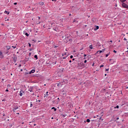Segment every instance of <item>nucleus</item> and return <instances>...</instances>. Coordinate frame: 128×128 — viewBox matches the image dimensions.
<instances>
[{"mask_svg":"<svg viewBox=\"0 0 128 128\" xmlns=\"http://www.w3.org/2000/svg\"><path fill=\"white\" fill-rule=\"evenodd\" d=\"M24 91L23 90H20V96H24Z\"/></svg>","mask_w":128,"mask_h":128,"instance_id":"nucleus-1","label":"nucleus"},{"mask_svg":"<svg viewBox=\"0 0 128 128\" xmlns=\"http://www.w3.org/2000/svg\"><path fill=\"white\" fill-rule=\"evenodd\" d=\"M122 6L123 8H128V4H126L124 3H122Z\"/></svg>","mask_w":128,"mask_h":128,"instance_id":"nucleus-2","label":"nucleus"},{"mask_svg":"<svg viewBox=\"0 0 128 128\" xmlns=\"http://www.w3.org/2000/svg\"><path fill=\"white\" fill-rule=\"evenodd\" d=\"M33 88H34V87H30L28 88V91L30 92H34V90H32Z\"/></svg>","mask_w":128,"mask_h":128,"instance_id":"nucleus-3","label":"nucleus"},{"mask_svg":"<svg viewBox=\"0 0 128 128\" xmlns=\"http://www.w3.org/2000/svg\"><path fill=\"white\" fill-rule=\"evenodd\" d=\"M0 58H3L4 55L2 54V52L0 51Z\"/></svg>","mask_w":128,"mask_h":128,"instance_id":"nucleus-4","label":"nucleus"},{"mask_svg":"<svg viewBox=\"0 0 128 128\" xmlns=\"http://www.w3.org/2000/svg\"><path fill=\"white\" fill-rule=\"evenodd\" d=\"M95 28H94V30H98V28H100V27L98 26H95Z\"/></svg>","mask_w":128,"mask_h":128,"instance_id":"nucleus-5","label":"nucleus"},{"mask_svg":"<svg viewBox=\"0 0 128 128\" xmlns=\"http://www.w3.org/2000/svg\"><path fill=\"white\" fill-rule=\"evenodd\" d=\"M18 60V58H16V56H14V58H13V60H14V62H16V60Z\"/></svg>","mask_w":128,"mask_h":128,"instance_id":"nucleus-6","label":"nucleus"},{"mask_svg":"<svg viewBox=\"0 0 128 128\" xmlns=\"http://www.w3.org/2000/svg\"><path fill=\"white\" fill-rule=\"evenodd\" d=\"M36 72V70H32L30 72L29 74H34V72Z\"/></svg>","mask_w":128,"mask_h":128,"instance_id":"nucleus-7","label":"nucleus"},{"mask_svg":"<svg viewBox=\"0 0 128 128\" xmlns=\"http://www.w3.org/2000/svg\"><path fill=\"white\" fill-rule=\"evenodd\" d=\"M51 110H54V112H56V108H54V107H52L51 108Z\"/></svg>","mask_w":128,"mask_h":128,"instance_id":"nucleus-8","label":"nucleus"},{"mask_svg":"<svg viewBox=\"0 0 128 128\" xmlns=\"http://www.w3.org/2000/svg\"><path fill=\"white\" fill-rule=\"evenodd\" d=\"M102 52H104L102 50H98L96 52V54H102Z\"/></svg>","mask_w":128,"mask_h":128,"instance_id":"nucleus-9","label":"nucleus"},{"mask_svg":"<svg viewBox=\"0 0 128 128\" xmlns=\"http://www.w3.org/2000/svg\"><path fill=\"white\" fill-rule=\"evenodd\" d=\"M54 30H55V32H58V28H54Z\"/></svg>","mask_w":128,"mask_h":128,"instance_id":"nucleus-10","label":"nucleus"},{"mask_svg":"<svg viewBox=\"0 0 128 128\" xmlns=\"http://www.w3.org/2000/svg\"><path fill=\"white\" fill-rule=\"evenodd\" d=\"M4 14H10V12L6 10L4 12Z\"/></svg>","mask_w":128,"mask_h":128,"instance_id":"nucleus-11","label":"nucleus"},{"mask_svg":"<svg viewBox=\"0 0 128 128\" xmlns=\"http://www.w3.org/2000/svg\"><path fill=\"white\" fill-rule=\"evenodd\" d=\"M102 92H106V90L105 89H102L101 90Z\"/></svg>","mask_w":128,"mask_h":128,"instance_id":"nucleus-12","label":"nucleus"},{"mask_svg":"<svg viewBox=\"0 0 128 128\" xmlns=\"http://www.w3.org/2000/svg\"><path fill=\"white\" fill-rule=\"evenodd\" d=\"M18 108H14L13 109V111H14V112H16V110H18Z\"/></svg>","mask_w":128,"mask_h":128,"instance_id":"nucleus-13","label":"nucleus"},{"mask_svg":"<svg viewBox=\"0 0 128 128\" xmlns=\"http://www.w3.org/2000/svg\"><path fill=\"white\" fill-rule=\"evenodd\" d=\"M109 54H110V52H109L108 54H106V58H108V55Z\"/></svg>","mask_w":128,"mask_h":128,"instance_id":"nucleus-14","label":"nucleus"},{"mask_svg":"<svg viewBox=\"0 0 128 128\" xmlns=\"http://www.w3.org/2000/svg\"><path fill=\"white\" fill-rule=\"evenodd\" d=\"M89 48H90V50H92V45H90V46H89Z\"/></svg>","mask_w":128,"mask_h":128,"instance_id":"nucleus-15","label":"nucleus"},{"mask_svg":"<svg viewBox=\"0 0 128 128\" xmlns=\"http://www.w3.org/2000/svg\"><path fill=\"white\" fill-rule=\"evenodd\" d=\"M34 58H36V60H38V55H35L34 56Z\"/></svg>","mask_w":128,"mask_h":128,"instance_id":"nucleus-16","label":"nucleus"},{"mask_svg":"<svg viewBox=\"0 0 128 128\" xmlns=\"http://www.w3.org/2000/svg\"><path fill=\"white\" fill-rule=\"evenodd\" d=\"M61 116H63V118H65L66 115L62 114H61Z\"/></svg>","mask_w":128,"mask_h":128,"instance_id":"nucleus-17","label":"nucleus"},{"mask_svg":"<svg viewBox=\"0 0 128 128\" xmlns=\"http://www.w3.org/2000/svg\"><path fill=\"white\" fill-rule=\"evenodd\" d=\"M126 0H120L122 2H124Z\"/></svg>","mask_w":128,"mask_h":128,"instance_id":"nucleus-18","label":"nucleus"},{"mask_svg":"<svg viewBox=\"0 0 128 128\" xmlns=\"http://www.w3.org/2000/svg\"><path fill=\"white\" fill-rule=\"evenodd\" d=\"M62 38L64 40L66 38V36H64V35L62 36Z\"/></svg>","mask_w":128,"mask_h":128,"instance_id":"nucleus-19","label":"nucleus"},{"mask_svg":"<svg viewBox=\"0 0 128 128\" xmlns=\"http://www.w3.org/2000/svg\"><path fill=\"white\" fill-rule=\"evenodd\" d=\"M86 122H90V119H87Z\"/></svg>","mask_w":128,"mask_h":128,"instance_id":"nucleus-20","label":"nucleus"},{"mask_svg":"<svg viewBox=\"0 0 128 128\" xmlns=\"http://www.w3.org/2000/svg\"><path fill=\"white\" fill-rule=\"evenodd\" d=\"M30 108H32V102H30Z\"/></svg>","mask_w":128,"mask_h":128,"instance_id":"nucleus-21","label":"nucleus"},{"mask_svg":"<svg viewBox=\"0 0 128 128\" xmlns=\"http://www.w3.org/2000/svg\"><path fill=\"white\" fill-rule=\"evenodd\" d=\"M120 106H116V107H114V108H118Z\"/></svg>","mask_w":128,"mask_h":128,"instance_id":"nucleus-22","label":"nucleus"},{"mask_svg":"<svg viewBox=\"0 0 128 128\" xmlns=\"http://www.w3.org/2000/svg\"><path fill=\"white\" fill-rule=\"evenodd\" d=\"M7 48H8V50H10V46H7Z\"/></svg>","mask_w":128,"mask_h":128,"instance_id":"nucleus-23","label":"nucleus"},{"mask_svg":"<svg viewBox=\"0 0 128 128\" xmlns=\"http://www.w3.org/2000/svg\"><path fill=\"white\" fill-rule=\"evenodd\" d=\"M25 35L26 36H29V34H28V32H26L25 34Z\"/></svg>","mask_w":128,"mask_h":128,"instance_id":"nucleus-24","label":"nucleus"},{"mask_svg":"<svg viewBox=\"0 0 128 128\" xmlns=\"http://www.w3.org/2000/svg\"><path fill=\"white\" fill-rule=\"evenodd\" d=\"M28 46L31 47L32 46V44H30V43H28Z\"/></svg>","mask_w":128,"mask_h":128,"instance_id":"nucleus-25","label":"nucleus"},{"mask_svg":"<svg viewBox=\"0 0 128 128\" xmlns=\"http://www.w3.org/2000/svg\"><path fill=\"white\" fill-rule=\"evenodd\" d=\"M7 88H10V84H8Z\"/></svg>","mask_w":128,"mask_h":128,"instance_id":"nucleus-26","label":"nucleus"},{"mask_svg":"<svg viewBox=\"0 0 128 128\" xmlns=\"http://www.w3.org/2000/svg\"><path fill=\"white\" fill-rule=\"evenodd\" d=\"M104 66L102 64V65L100 66V68H104Z\"/></svg>","mask_w":128,"mask_h":128,"instance_id":"nucleus-27","label":"nucleus"},{"mask_svg":"<svg viewBox=\"0 0 128 128\" xmlns=\"http://www.w3.org/2000/svg\"><path fill=\"white\" fill-rule=\"evenodd\" d=\"M46 96H48V92H46Z\"/></svg>","mask_w":128,"mask_h":128,"instance_id":"nucleus-28","label":"nucleus"},{"mask_svg":"<svg viewBox=\"0 0 128 128\" xmlns=\"http://www.w3.org/2000/svg\"><path fill=\"white\" fill-rule=\"evenodd\" d=\"M40 24V22L38 21L37 22V24Z\"/></svg>","mask_w":128,"mask_h":128,"instance_id":"nucleus-29","label":"nucleus"},{"mask_svg":"<svg viewBox=\"0 0 128 128\" xmlns=\"http://www.w3.org/2000/svg\"><path fill=\"white\" fill-rule=\"evenodd\" d=\"M74 58V56H72V55H71V56H70V58Z\"/></svg>","mask_w":128,"mask_h":128,"instance_id":"nucleus-30","label":"nucleus"},{"mask_svg":"<svg viewBox=\"0 0 128 128\" xmlns=\"http://www.w3.org/2000/svg\"><path fill=\"white\" fill-rule=\"evenodd\" d=\"M66 58H68V56H66V57H64L63 58H64V60H66Z\"/></svg>","mask_w":128,"mask_h":128,"instance_id":"nucleus-31","label":"nucleus"},{"mask_svg":"<svg viewBox=\"0 0 128 128\" xmlns=\"http://www.w3.org/2000/svg\"><path fill=\"white\" fill-rule=\"evenodd\" d=\"M76 34H78V31L76 32Z\"/></svg>","mask_w":128,"mask_h":128,"instance_id":"nucleus-32","label":"nucleus"},{"mask_svg":"<svg viewBox=\"0 0 128 128\" xmlns=\"http://www.w3.org/2000/svg\"><path fill=\"white\" fill-rule=\"evenodd\" d=\"M86 62H87V60H85L84 61V64H86Z\"/></svg>","mask_w":128,"mask_h":128,"instance_id":"nucleus-33","label":"nucleus"},{"mask_svg":"<svg viewBox=\"0 0 128 128\" xmlns=\"http://www.w3.org/2000/svg\"><path fill=\"white\" fill-rule=\"evenodd\" d=\"M113 52H115V54L116 53V50H114Z\"/></svg>","mask_w":128,"mask_h":128,"instance_id":"nucleus-34","label":"nucleus"},{"mask_svg":"<svg viewBox=\"0 0 128 128\" xmlns=\"http://www.w3.org/2000/svg\"><path fill=\"white\" fill-rule=\"evenodd\" d=\"M14 6H16V4H18V3L15 2V3H14Z\"/></svg>","mask_w":128,"mask_h":128,"instance_id":"nucleus-35","label":"nucleus"},{"mask_svg":"<svg viewBox=\"0 0 128 128\" xmlns=\"http://www.w3.org/2000/svg\"><path fill=\"white\" fill-rule=\"evenodd\" d=\"M6 20L8 22L10 20V19H7L6 20Z\"/></svg>","mask_w":128,"mask_h":128,"instance_id":"nucleus-36","label":"nucleus"},{"mask_svg":"<svg viewBox=\"0 0 128 128\" xmlns=\"http://www.w3.org/2000/svg\"><path fill=\"white\" fill-rule=\"evenodd\" d=\"M66 53H65V54H62V56H66Z\"/></svg>","mask_w":128,"mask_h":128,"instance_id":"nucleus-37","label":"nucleus"},{"mask_svg":"<svg viewBox=\"0 0 128 128\" xmlns=\"http://www.w3.org/2000/svg\"><path fill=\"white\" fill-rule=\"evenodd\" d=\"M12 48H16V47L14 46H12Z\"/></svg>","mask_w":128,"mask_h":128,"instance_id":"nucleus-38","label":"nucleus"},{"mask_svg":"<svg viewBox=\"0 0 128 128\" xmlns=\"http://www.w3.org/2000/svg\"><path fill=\"white\" fill-rule=\"evenodd\" d=\"M106 72H108V69H106Z\"/></svg>","mask_w":128,"mask_h":128,"instance_id":"nucleus-39","label":"nucleus"},{"mask_svg":"<svg viewBox=\"0 0 128 128\" xmlns=\"http://www.w3.org/2000/svg\"><path fill=\"white\" fill-rule=\"evenodd\" d=\"M60 34H64V32H60Z\"/></svg>","mask_w":128,"mask_h":128,"instance_id":"nucleus-40","label":"nucleus"},{"mask_svg":"<svg viewBox=\"0 0 128 128\" xmlns=\"http://www.w3.org/2000/svg\"><path fill=\"white\" fill-rule=\"evenodd\" d=\"M84 58H86V54H84Z\"/></svg>","mask_w":128,"mask_h":128,"instance_id":"nucleus-41","label":"nucleus"},{"mask_svg":"<svg viewBox=\"0 0 128 128\" xmlns=\"http://www.w3.org/2000/svg\"><path fill=\"white\" fill-rule=\"evenodd\" d=\"M120 120V118H116V120Z\"/></svg>","mask_w":128,"mask_h":128,"instance_id":"nucleus-42","label":"nucleus"},{"mask_svg":"<svg viewBox=\"0 0 128 128\" xmlns=\"http://www.w3.org/2000/svg\"><path fill=\"white\" fill-rule=\"evenodd\" d=\"M38 20H40V16H38Z\"/></svg>","mask_w":128,"mask_h":128,"instance_id":"nucleus-43","label":"nucleus"},{"mask_svg":"<svg viewBox=\"0 0 128 128\" xmlns=\"http://www.w3.org/2000/svg\"><path fill=\"white\" fill-rule=\"evenodd\" d=\"M29 56H32V53H29Z\"/></svg>","mask_w":128,"mask_h":128,"instance_id":"nucleus-44","label":"nucleus"},{"mask_svg":"<svg viewBox=\"0 0 128 128\" xmlns=\"http://www.w3.org/2000/svg\"><path fill=\"white\" fill-rule=\"evenodd\" d=\"M6 92H8V89L6 90Z\"/></svg>","mask_w":128,"mask_h":128,"instance_id":"nucleus-45","label":"nucleus"},{"mask_svg":"<svg viewBox=\"0 0 128 128\" xmlns=\"http://www.w3.org/2000/svg\"><path fill=\"white\" fill-rule=\"evenodd\" d=\"M124 40H126V38H124Z\"/></svg>","mask_w":128,"mask_h":128,"instance_id":"nucleus-46","label":"nucleus"},{"mask_svg":"<svg viewBox=\"0 0 128 128\" xmlns=\"http://www.w3.org/2000/svg\"><path fill=\"white\" fill-rule=\"evenodd\" d=\"M69 62H72V60H70L69 61Z\"/></svg>","mask_w":128,"mask_h":128,"instance_id":"nucleus-47","label":"nucleus"},{"mask_svg":"<svg viewBox=\"0 0 128 128\" xmlns=\"http://www.w3.org/2000/svg\"><path fill=\"white\" fill-rule=\"evenodd\" d=\"M52 0V2H56V0Z\"/></svg>","mask_w":128,"mask_h":128,"instance_id":"nucleus-48","label":"nucleus"},{"mask_svg":"<svg viewBox=\"0 0 128 128\" xmlns=\"http://www.w3.org/2000/svg\"><path fill=\"white\" fill-rule=\"evenodd\" d=\"M69 16H72V14H69Z\"/></svg>","mask_w":128,"mask_h":128,"instance_id":"nucleus-49","label":"nucleus"},{"mask_svg":"<svg viewBox=\"0 0 128 128\" xmlns=\"http://www.w3.org/2000/svg\"><path fill=\"white\" fill-rule=\"evenodd\" d=\"M110 42H112V40H110Z\"/></svg>","mask_w":128,"mask_h":128,"instance_id":"nucleus-50","label":"nucleus"},{"mask_svg":"<svg viewBox=\"0 0 128 128\" xmlns=\"http://www.w3.org/2000/svg\"><path fill=\"white\" fill-rule=\"evenodd\" d=\"M20 72H22V69H21V70H20Z\"/></svg>","mask_w":128,"mask_h":128,"instance_id":"nucleus-51","label":"nucleus"},{"mask_svg":"<svg viewBox=\"0 0 128 128\" xmlns=\"http://www.w3.org/2000/svg\"><path fill=\"white\" fill-rule=\"evenodd\" d=\"M52 120H54V117H52Z\"/></svg>","mask_w":128,"mask_h":128,"instance_id":"nucleus-52","label":"nucleus"},{"mask_svg":"<svg viewBox=\"0 0 128 128\" xmlns=\"http://www.w3.org/2000/svg\"><path fill=\"white\" fill-rule=\"evenodd\" d=\"M54 48H58V46H55Z\"/></svg>","mask_w":128,"mask_h":128,"instance_id":"nucleus-53","label":"nucleus"},{"mask_svg":"<svg viewBox=\"0 0 128 128\" xmlns=\"http://www.w3.org/2000/svg\"><path fill=\"white\" fill-rule=\"evenodd\" d=\"M30 52H32V49H30Z\"/></svg>","mask_w":128,"mask_h":128,"instance_id":"nucleus-54","label":"nucleus"},{"mask_svg":"<svg viewBox=\"0 0 128 128\" xmlns=\"http://www.w3.org/2000/svg\"><path fill=\"white\" fill-rule=\"evenodd\" d=\"M72 60H74V58H73V59H72Z\"/></svg>","mask_w":128,"mask_h":128,"instance_id":"nucleus-55","label":"nucleus"},{"mask_svg":"<svg viewBox=\"0 0 128 128\" xmlns=\"http://www.w3.org/2000/svg\"><path fill=\"white\" fill-rule=\"evenodd\" d=\"M3 116H4V114H3Z\"/></svg>","mask_w":128,"mask_h":128,"instance_id":"nucleus-56","label":"nucleus"},{"mask_svg":"<svg viewBox=\"0 0 128 128\" xmlns=\"http://www.w3.org/2000/svg\"><path fill=\"white\" fill-rule=\"evenodd\" d=\"M38 102H40V100H38Z\"/></svg>","mask_w":128,"mask_h":128,"instance_id":"nucleus-57","label":"nucleus"},{"mask_svg":"<svg viewBox=\"0 0 128 128\" xmlns=\"http://www.w3.org/2000/svg\"><path fill=\"white\" fill-rule=\"evenodd\" d=\"M86 57H84V60H86Z\"/></svg>","mask_w":128,"mask_h":128,"instance_id":"nucleus-58","label":"nucleus"},{"mask_svg":"<svg viewBox=\"0 0 128 128\" xmlns=\"http://www.w3.org/2000/svg\"><path fill=\"white\" fill-rule=\"evenodd\" d=\"M20 66H22V65H21V64H20Z\"/></svg>","mask_w":128,"mask_h":128,"instance_id":"nucleus-59","label":"nucleus"},{"mask_svg":"<svg viewBox=\"0 0 128 128\" xmlns=\"http://www.w3.org/2000/svg\"><path fill=\"white\" fill-rule=\"evenodd\" d=\"M34 126H36V124H34Z\"/></svg>","mask_w":128,"mask_h":128,"instance_id":"nucleus-60","label":"nucleus"},{"mask_svg":"<svg viewBox=\"0 0 128 128\" xmlns=\"http://www.w3.org/2000/svg\"><path fill=\"white\" fill-rule=\"evenodd\" d=\"M2 80H4V79H2Z\"/></svg>","mask_w":128,"mask_h":128,"instance_id":"nucleus-61","label":"nucleus"},{"mask_svg":"<svg viewBox=\"0 0 128 128\" xmlns=\"http://www.w3.org/2000/svg\"><path fill=\"white\" fill-rule=\"evenodd\" d=\"M24 122H22V124H24Z\"/></svg>","mask_w":128,"mask_h":128,"instance_id":"nucleus-62","label":"nucleus"},{"mask_svg":"<svg viewBox=\"0 0 128 128\" xmlns=\"http://www.w3.org/2000/svg\"><path fill=\"white\" fill-rule=\"evenodd\" d=\"M58 100H60V98H58Z\"/></svg>","mask_w":128,"mask_h":128,"instance_id":"nucleus-63","label":"nucleus"},{"mask_svg":"<svg viewBox=\"0 0 128 128\" xmlns=\"http://www.w3.org/2000/svg\"><path fill=\"white\" fill-rule=\"evenodd\" d=\"M106 76V74H105V76Z\"/></svg>","mask_w":128,"mask_h":128,"instance_id":"nucleus-64","label":"nucleus"}]
</instances>
